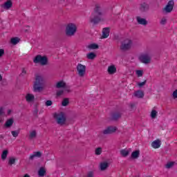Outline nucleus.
Instances as JSON below:
<instances>
[{"instance_id":"nucleus-1","label":"nucleus","mask_w":177,"mask_h":177,"mask_svg":"<svg viewBox=\"0 0 177 177\" xmlns=\"http://www.w3.org/2000/svg\"><path fill=\"white\" fill-rule=\"evenodd\" d=\"M103 12H102V8H100V5L97 4L94 8L93 12L91 13V15L89 18L90 23L93 24H97V23H100L102 20V15Z\"/></svg>"},{"instance_id":"nucleus-2","label":"nucleus","mask_w":177,"mask_h":177,"mask_svg":"<svg viewBox=\"0 0 177 177\" xmlns=\"http://www.w3.org/2000/svg\"><path fill=\"white\" fill-rule=\"evenodd\" d=\"M34 92H42L44 91V77L36 75L33 85Z\"/></svg>"},{"instance_id":"nucleus-3","label":"nucleus","mask_w":177,"mask_h":177,"mask_svg":"<svg viewBox=\"0 0 177 177\" xmlns=\"http://www.w3.org/2000/svg\"><path fill=\"white\" fill-rule=\"evenodd\" d=\"M77 27L75 23H68L66 25L65 33L67 37H74L77 32Z\"/></svg>"},{"instance_id":"nucleus-4","label":"nucleus","mask_w":177,"mask_h":177,"mask_svg":"<svg viewBox=\"0 0 177 177\" xmlns=\"http://www.w3.org/2000/svg\"><path fill=\"white\" fill-rule=\"evenodd\" d=\"M33 63H35V64H40L41 66H46L48 64V57L37 55L33 59Z\"/></svg>"},{"instance_id":"nucleus-5","label":"nucleus","mask_w":177,"mask_h":177,"mask_svg":"<svg viewBox=\"0 0 177 177\" xmlns=\"http://www.w3.org/2000/svg\"><path fill=\"white\" fill-rule=\"evenodd\" d=\"M133 46V41L129 38H127L122 41L120 49L121 50H129Z\"/></svg>"},{"instance_id":"nucleus-6","label":"nucleus","mask_w":177,"mask_h":177,"mask_svg":"<svg viewBox=\"0 0 177 177\" xmlns=\"http://www.w3.org/2000/svg\"><path fill=\"white\" fill-rule=\"evenodd\" d=\"M54 118L59 125H64L66 124V115L63 112L55 113Z\"/></svg>"},{"instance_id":"nucleus-7","label":"nucleus","mask_w":177,"mask_h":177,"mask_svg":"<svg viewBox=\"0 0 177 177\" xmlns=\"http://www.w3.org/2000/svg\"><path fill=\"white\" fill-rule=\"evenodd\" d=\"M76 71L77 75H79L81 78H84V77H85V74H86V66L83 65L82 64H77Z\"/></svg>"},{"instance_id":"nucleus-8","label":"nucleus","mask_w":177,"mask_h":177,"mask_svg":"<svg viewBox=\"0 0 177 177\" xmlns=\"http://www.w3.org/2000/svg\"><path fill=\"white\" fill-rule=\"evenodd\" d=\"M174 6H175V1L170 0L167 3L166 6L162 9V12L165 14L171 13L174 10Z\"/></svg>"},{"instance_id":"nucleus-9","label":"nucleus","mask_w":177,"mask_h":177,"mask_svg":"<svg viewBox=\"0 0 177 177\" xmlns=\"http://www.w3.org/2000/svg\"><path fill=\"white\" fill-rule=\"evenodd\" d=\"M140 62L144 64H149L151 62V56L149 53H143L140 55L138 57Z\"/></svg>"},{"instance_id":"nucleus-10","label":"nucleus","mask_w":177,"mask_h":177,"mask_svg":"<svg viewBox=\"0 0 177 177\" xmlns=\"http://www.w3.org/2000/svg\"><path fill=\"white\" fill-rule=\"evenodd\" d=\"M117 131V127L114 126H111L106 127L104 130H103L102 133L104 135H111V133H114Z\"/></svg>"},{"instance_id":"nucleus-11","label":"nucleus","mask_w":177,"mask_h":177,"mask_svg":"<svg viewBox=\"0 0 177 177\" xmlns=\"http://www.w3.org/2000/svg\"><path fill=\"white\" fill-rule=\"evenodd\" d=\"M107 73L110 75H113V74H115L117 73V67H115V65L109 66L107 68Z\"/></svg>"},{"instance_id":"nucleus-12","label":"nucleus","mask_w":177,"mask_h":177,"mask_svg":"<svg viewBox=\"0 0 177 177\" xmlns=\"http://www.w3.org/2000/svg\"><path fill=\"white\" fill-rule=\"evenodd\" d=\"M25 99L28 103H33L35 100V96H34V94L28 93L26 95Z\"/></svg>"},{"instance_id":"nucleus-13","label":"nucleus","mask_w":177,"mask_h":177,"mask_svg":"<svg viewBox=\"0 0 177 177\" xmlns=\"http://www.w3.org/2000/svg\"><path fill=\"white\" fill-rule=\"evenodd\" d=\"M37 135L38 134L37 133V130H30L29 131V135H28L29 140H34V139H37Z\"/></svg>"},{"instance_id":"nucleus-14","label":"nucleus","mask_w":177,"mask_h":177,"mask_svg":"<svg viewBox=\"0 0 177 177\" xmlns=\"http://www.w3.org/2000/svg\"><path fill=\"white\" fill-rule=\"evenodd\" d=\"M66 84L64 81L60 80L55 84V86L57 89H64V88H66Z\"/></svg>"},{"instance_id":"nucleus-15","label":"nucleus","mask_w":177,"mask_h":177,"mask_svg":"<svg viewBox=\"0 0 177 177\" xmlns=\"http://www.w3.org/2000/svg\"><path fill=\"white\" fill-rule=\"evenodd\" d=\"M136 21L138 24H140L141 26H147V20H146V19L142 18L140 17H137Z\"/></svg>"},{"instance_id":"nucleus-16","label":"nucleus","mask_w":177,"mask_h":177,"mask_svg":"<svg viewBox=\"0 0 177 177\" xmlns=\"http://www.w3.org/2000/svg\"><path fill=\"white\" fill-rule=\"evenodd\" d=\"M42 156L41 151H35L30 156V160H34V158H39Z\"/></svg>"},{"instance_id":"nucleus-17","label":"nucleus","mask_w":177,"mask_h":177,"mask_svg":"<svg viewBox=\"0 0 177 177\" xmlns=\"http://www.w3.org/2000/svg\"><path fill=\"white\" fill-rule=\"evenodd\" d=\"M109 35H110V28H104L102 30V38L106 39L109 37Z\"/></svg>"},{"instance_id":"nucleus-18","label":"nucleus","mask_w":177,"mask_h":177,"mask_svg":"<svg viewBox=\"0 0 177 177\" xmlns=\"http://www.w3.org/2000/svg\"><path fill=\"white\" fill-rule=\"evenodd\" d=\"M140 10H141V12H147V10H149V5L147 3H142L140 6Z\"/></svg>"},{"instance_id":"nucleus-19","label":"nucleus","mask_w":177,"mask_h":177,"mask_svg":"<svg viewBox=\"0 0 177 177\" xmlns=\"http://www.w3.org/2000/svg\"><path fill=\"white\" fill-rule=\"evenodd\" d=\"M8 156H9V150L8 149H4L1 153V160H2V161H6V160L8 158Z\"/></svg>"},{"instance_id":"nucleus-20","label":"nucleus","mask_w":177,"mask_h":177,"mask_svg":"<svg viewBox=\"0 0 177 177\" xmlns=\"http://www.w3.org/2000/svg\"><path fill=\"white\" fill-rule=\"evenodd\" d=\"M12 6H13V3H12V1H10V0L7 1L3 5V8L4 9H6L7 10H8V9H10V8H12Z\"/></svg>"},{"instance_id":"nucleus-21","label":"nucleus","mask_w":177,"mask_h":177,"mask_svg":"<svg viewBox=\"0 0 177 177\" xmlns=\"http://www.w3.org/2000/svg\"><path fill=\"white\" fill-rule=\"evenodd\" d=\"M134 96L138 99H142L145 96V93L140 90L134 92Z\"/></svg>"},{"instance_id":"nucleus-22","label":"nucleus","mask_w":177,"mask_h":177,"mask_svg":"<svg viewBox=\"0 0 177 177\" xmlns=\"http://www.w3.org/2000/svg\"><path fill=\"white\" fill-rule=\"evenodd\" d=\"M151 146L153 149H159V147L161 146V141H160V140H154L151 143Z\"/></svg>"},{"instance_id":"nucleus-23","label":"nucleus","mask_w":177,"mask_h":177,"mask_svg":"<svg viewBox=\"0 0 177 177\" xmlns=\"http://www.w3.org/2000/svg\"><path fill=\"white\" fill-rule=\"evenodd\" d=\"M107 168H109V162H102L100 164V169L101 171H105Z\"/></svg>"},{"instance_id":"nucleus-24","label":"nucleus","mask_w":177,"mask_h":177,"mask_svg":"<svg viewBox=\"0 0 177 177\" xmlns=\"http://www.w3.org/2000/svg\"><path fill=\"white\" fill-rule=\"evenodd\" d=\"M13 122H15V120H13V118H10V119L7 120L5 123V127L10 128V127H12V125H13Z\"/></svg>"},{"instance_id":"nucleus-25","label":"nucleus","mask_w":177,"mask_h":177,"mask_svg":"<svg viewBox=\"0 0 177 177\" xmlns=\"http://www.w3.org/2000/svg\"><path fill=\"white\" fill-rule=\"evenodd\" d=\"M139 156H140V151L139 150H136L131 153V158H139Z\"/></svg>"},{"instance_id":"nucleus-26","label":"nucleus","mask_w":177,"mask_h":177,"mask_svg":"<svg viewBox=\"0 0 177 177\" xmlns=\"http://www.w3.org/2000/svg\"><path fill=\"white\" fill-rule=\"evenodd\" d=\"M8 164L10 167H12V165H15V164H16V158H15V156H11L8 158Z\"/></svg>"},{"instance_id":"nucleus-27","label":"nucleus","mask_w":177,"mask_h":177,"mask_svg":"<svg viewBox=\"0 0 177 177\" xmlns=\"http://www.w3.org/2000/svg\"><path fill=\"white\" fill-rule=\"evenodd\" d=\"M96 57V54L95 53H88L86 54V58L88 60H93Z\"/></svg>"},{"instance_id":"nucleus-28","label":"nucleus","mask_w":177,"mask_h":177,"mask_svg":"<svg viewBox=\"0 0 177 177\" xmlns=\"http://www.w3.org/2000/svg\"><path fill=\"white\" fill-rule=\"evenodd\" d=\"M46 174V170L44 167H41L38 171V175L39 176H45V174Z\"/></svg>"},{"instance_id":"nucleus-29","label":"nucleus","mask_w":177,"mask_h":177,"mask_svg":"<svg viewBox=\"0 0 177 177\" xmlns=\"http://www.w3.org/2000/svg\"><path fill=\"white\" fill-rule=\"evenodd\" d=\"M167 22H168V17H162L160 19V24L161 26H165V24H167Z\"/></svg>"},{"instance_id":"nucleus-30","label":"nucleus","mask_w":177,"mask_h":177,"mask_svg":"<svg viewBox=\"0 0 177 177\" xmlns=\"http://www.w3.org/2000/svg\"><path fill=\"white\" fill-rule=\"evenodd\" d=\"M120 154L122 156V157H127V156L129 155V150H128V149H122L120 151Z\"/></svg>"},{"instance_id":"nucleus-31","label":"nucleus","mask_w":177,"mask_h":177,"mask_svg":"<svg viewBox=\"0 0 177 177\" xmlns=\"http://www.w3.org/2000/svg\"><path fill=\"white\" fill-rule=\"evenodd\" d=\"M10 42L12 45H17V44L20 42V39L19 37H13L11 39Z\"/></svg>"},{"instance_id":"nucleus-32","label":"nucleus","mask_w":177,"mask_h":177,"mask_svg":"<svg viewBox=\"0 0 177 177\" xmlns=\"http://www.w3.org/2000/svg\"><path fill=\"white\" fill-rule=\"evenodd\" d=\"M158 114V112H157V111L153 109L151 112V118L153 119L157 118Z\"/></svg>"},{"instance_id":"nucleus-33","label":"nucleus","mask_w":177,"mask_h":177,"mask_svg":"<svg viewBox=\"0 0 177 177\" xmlns=\"http://www.w3.org/2000/svg\"><path fill=\"white\" fill-rule=\"evenodd\" d=\"M102 151H103V149H102V147H97V149H95V156H100Z\"/></svg>"},{"instance_id":"nucleus-34","label":"nucleus","mask_w":177,"mask_h":177,"mask_svg":"<svg viewBox=\"0 0 177 177\" xmlns=\"http://www.w3.org/2000/svg\"><path fill=\"white\" fill-rule=\"evenodd\" d=\"M88 49H98L99 46L97 44H91L88 46Z\"/></svg>"},{"instance_id":"nucleus-35","label":"nucleus","mask_w":177,"mask_h":177,"mask_svg":"<svg viewBox=\"0 0 177 177\" xmlns=\"http://www.w3.org/2000/svg\"><path fill=\"white\" fill-rule=\"evenodd\" d=\"M69 103H70V100H68V98H64L62 100V106H68Z\"/></svg>"},{"instance_id":"nucleus-36","label":"nucleus","mask_w":177,"mask_h":177,"mask_svg":"<svg viewBox=\"0 0 177 177\" xmlns=\"http://www.w3.org/2000/svg\"><path fill=\"white\" fill-rule=\"evenodd\" d=\"M136 75L137 77H143V70H136Z\"/></svg>"},{"instance_id":"nucleus-37","label":"nucleus","mask_w":177,"mask_h":177,"mask_svg":"<svg viewBox=\"0 0 177 177\" xmlns=\"http://www.w3.org/2000/svg\"><path fill=\"white\" fill-rule=\"evenodd\" d=\"M64 93V90H63V88H61L57 91L56 95L59 97L62 96Z\"/></svg>"},{"instance_id":"nucleus-38","label":"nucleus","mask_w":177,"mask_h":177,"mask_svg":"<svg viewBox=\"0 0 177 177\" xmlns=\"http://www.w3.org/2000/svg\"><path fill=\"white\" fill-rule=\"evenodd\" d=\"M171 97L174 99V100H177V89L174 90L171 93Z\"/></svg>"},{"instance_id":"nucleus-39","label":"nucleus","mask_w":177,"mask_h":177,"mask_svg":"<svg viewBox=\"0 0 177 177\" xmlns=\"http://www.w3.org/2000/svg\"><path fill=\"white\" fill-rule=\"evenodd\" d=\"M62 89L64 91V93L66 92V93H69V92H71V89L70 88V86H67V84H66L65 88Z\"/></svg>"},{"instance_id":"nucleus-40","label":"nucleus","mask_w":177,"mask_h":177,"mask_svg":"<svg viewBox=\"0 0 177 177\" xmlns=\"http://www.w3.org/2000/svg\"><path fill=\"white\" fill-rule=\"evenodd\" d=\"M174 165H175V162H169L166 165V168H172V167H174Z\"/></svg>"},{"instance_id":"nucleus-41","label":"nucleus","mask_w":177,"mask_h":177,"mask_svg":"<svg viewBox=\"0 0 177 177\" xmlns=\"http://www.w3.org/2000/svg\"><path fill=\"white\" fill-rule=\"evenodd\" d=\"M11 133H12L13 138H17V136H19V131H12Z\"/></svg>"},{"instance_id":"nucleus-42","label":"nucleus","mask_w":177,"mask_h":177,"mask_svg":"<svg viewBox=\"0 0 177 177\" xmlns=\"http://www.w3.org/2000/svg\"><path fill=\"white\" fill-rule=\"evenodd\" d=\"M121 117V115L120 113H115L113 115V120H118Z\"/></svg>"},{"instance_id":"nucleus-43","label":"nucleus","mask_w":177,"mask_h":177,"mask_svg":"<svg viewBox=\"0 0 177 177\" xmlns=\"http://www.w3.org/2000/svg\"><path fill=\"white\" fill-rule=\"evenodd\" d=\"M138 85L139 88H142V86H145V85H146V80L142 82L138 83Z\"/></svg>"},{"instance_id":"nucleus-44","label":"nucleus","mask_w":177,"mask_h":177,"mask_svg":"<svg viewBox=\"0 0 177 177\" xmlns=\"http://www.w3.org/2000/svg\"><path fill=\"white\" fill-rule=\"evenodd\" d=\"M52 104H53V102H52V100H47L46 102V106H52Z\"/></svg>"},{"instance_id":"nucleus-45","label":"nucleus","mask_w":177,"mask_h":177,"mask_svg":"<svg viewBox=\"0 0 177 177\" xmlns=\"http://www.w3.org/2000/svg\"><path fill=\"white\" fill-rule=\"evenodd\" d=\"M3 55H5V50L1 48L0 49V57H2V56H3Z\"/></svg>"},{"instance_id":"nucleus-46","label":"nucleus","mask_w":177,"mask_h":177,"mask_svg":"<svg viewBox=\"0 0 177 177\" xmlns=\"http://www.w3.org/2000/svg\"><path fill=\"white\" fill-rule=\"evenodd\" d=\"M5 114V111L3 107H0V115H3Z\"/></svg>"},{"instance_id":"nucleus-47","label":"nucleus","mask_w":177,"mask_h":177,"mask_svg":"<svg viewBox=\"0 0 177 177\" xmlns=\"http://www.w3.org/2000/svg\"><path fill=\"white\" fill-rule=\"evenodd\" d=\"M87 177H93V172L89 171L87 174Z\"/></svg>"},{"instance_id":"nucleus-48","label":"nucleus","mask_w":177,"mask_h":177,"mask_svg":"<svg viewBox=\"0 0 177 177\" xmlns=\"http://www.w3.org/2000/svg\"><path fill=\"white\" fill-rule=\"evenodd\" d=\"M22 74L24 75L27 74V71L26 70V68L22 69Z\"/></svg>"},{"instance_id":"nucleus-49","label":"nucleus","mask_w":177,"mask_h":177,"mask_svg":"<svg viewBox=\"0 0 177 177\" xmlns=\"http://www.w3.org/2000/svg\"><path fill=\"white\" fill-rule=\"evenodd\" d=\"M11 113H12V111H11V110H8V115H9Z\"/></svg>"},{"instance_id":"nucleus-50","label":"nucleus","mask_w":177,"mask_h":177,"mask_svg":"<svg viewBox=\"0 0 177 177\" xmlns=\"http://www.w3.org/2000/svg\"><path fill=\"white\" fill-rule=\"evenodd\" d=\"M2 80V76L0 75V81Z\"/></svg>"},{"instance_id":"nucleus-51","label":"nucleus","mask_w":177,"mask_h":177,"mask_svg":"<svg viewBox=\"0 0 177 177\" xmlns=\"http://www.w3.org/2000/svg\"><path fill=\"white\" fill-rule=\"evenodd\" d=\"M133 105H131V107H133Z\"/></svg>"}]
</instances>
